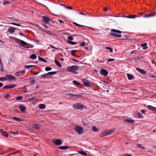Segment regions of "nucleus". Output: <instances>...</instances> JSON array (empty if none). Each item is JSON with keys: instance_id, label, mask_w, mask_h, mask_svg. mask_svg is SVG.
<instances>
[{"instance_id": "nucleus-5", "label": "nucleus", "mask_w": 156, "mask_h": 156, "mask_svg": "<svg viewBox=\"0 0 156 156\" xmlns=\"http://www.w3.org/2000/svg\"><path fill=\"white\" fill-rule=\"evenodd\" d=\"M75 130L76 133L79 134H81L83 133V128L79 126H76L75 127Z\"/></svg>"}, {"instance_id": "nucleus-16", "label": "nucleus", "mask_w": 156, "mask_h": 156, "mask_svg": "<svg viewBox=\"0 0 156 156\" xmlns=\"http://www.w3.org/2000/svg\"><path fill=\"white\" fill-rule=\"evenodd\" d=\"M109 34L111 36L119 38L122 37V35H121L117 34L111 32Z\"/></svg>"}, {"instance_id": "nucleus-39", "label": "nucleus", "mask_w": 156, "mask_h": 156, "mask_svg": "<svg viewBox=\"0 0 156 156\" xmlns=\"http://www.w3.org/2000/svg\"><path fill=\"white\" fill-rule=\"evenodd\" d=\"M30 58L31 59H35L37 58V56L35 54H32L30 56Z\"/></svg>"}, {"instance_id": "nucleus-25", "label": "nucleus", "mask_w": 156, "mask_h": 156, "mask_svg": "<svg viewBox=\"0 0 156 156\" xmlns=\"http://www.w3.org/2000/svg\"><path fill=\"white\" fill-rule=\"evenodd\" d=\"M147 108L150 110L153 111H155L156 107H154L152 106L148 105L147 106Z\"/></svg>"}, {"instance_id": "nucleus-17", "label": "nucleus", "mask_w": 156, "mask_h": 156, "mask_svg": "<svg viewBox=\"0 0 156 156\" xmlns=\"http://www.w3.org/2000/svg\"><path fill=\"white\" fill-rule=\"evenodd\" d=\"M123 121L125 122L128 123H133L135 122V121L134 120L130 118L124 119L123 120Z\"/></svg>"}, {"instance_id": "nucleus-59", "label": "nucleus", "mask_w": 156, "mask_h": 156, "mask_svg": "<svg viewBox=\"0 0 156 156\" xmlns=\"http://www.w3.org/2000/svg\"><path fill=\"white\" fill-rule=\"evenodd\" d=\"M35 82V81L34 80H32L30 81V83L31 84H33Z\"/></svg>"}, {"instance_id": "nucleus-63", "label": "nucleus", "mask_w": 156, "mask_h": 156, "mask_svg": "<svg viewBox=\"0 0 156 156\" xmlns=\"http://www.w3.org/2000/svg\"><path fill=\"white\" fill-rule=\"evenodd\" d=\"M72 60L75 62H79V61L74 58H73Z\"/></svg>"}, {"instance_id": "nucleus-27", "label": "nucleus", "mask_w": 156, "mask_h": 156, "mask_svg": "<svg viewBox=\"0 0 156 156\" xmlns=\"http://www.w3.org/2000/svg\"><path fill=\"white\" fill-rule=\"evenodd\" d=\"M46 108V106L44 104H41L39 105V108L41 109H44Z\"/></svg>"}, {"instance_id": "nucleus-11", "label": "nucleus", "mask_w": 156, "mask_h": 156, "mask_svg": "<svg viewBox=\"0 0 156 156\" xmlns=\"http://www.w3.org/2000/svg\"><path fill=\"white\" fill-rule=\"evenodd\" d=\"M0 133L2 135L6 138L8 137L9 135L8 133L6 131H4L2 129H0Z\"/></svg>"}, {"instance_id": "nucleus-10", "label": "nucleus", "mask_w": 156, "mask_h": 156, "mask_svg": "<svg viewBox=\"0 0 156 156\" xmlns=\"http://www.w3.org/2000/svg\"><path fill=\"white\" fill-rule=\"evenodd\" d=\"M16 86V84H11L5 85L3 87V89H8L9 88H12L15 87Z\"/></svg>"}, {"instance_id": "nucleus-8", "label": "nucleus", "mask_w": 156, "mask_h": 156, "mask_svg": "<svg viewBox=\"0 0 156 156\" xmlns=\"http://www.w3.org/2000/svg\"><path fill=\"white\" fill-rule=\"evenodd\" d=\"M99 73L101 75L105 77L107 76L108 73L107 70L103 69H101L100 70Z\"/></svg>"}, {"instance_id": "nucleus-60", "label": "nucleus", "mask_w": 156, "mask_h": 156, "mask_svg": "<svg viewBox=\"0 0 156 156\" xmlns=\"http://www.w3.org/2000/svg\"><path fill=\"white\" fill-rule=\"evenodd\" d=\"M124 38H123V39H121V40H126L128 38V37H127V35H125L124 36Z\"/></svg>"}, {"instance_id": "nucleus-6", "label": "nucleus", "mask_w": 156, "mask_h": 156, "mask_svg": "<svg viewBox=\"0 0 156 156\" xmlns=\"http://www.w3.org/2000/svg\"><path fill=\"white\" fill-rule=\"evenodd\" d=\"M5 76L7 77V80L10 82L12 81H15L16 79L15 76L11 75H6Z\"/></svg>"}, {"instance_id": "nucleus-43", "label": "nucleus", "mask_w": 156, "mask_h": 156, "mask_svg": "<svg viewBox=\"0 0 156 156\" xmlns=\"http://www.w3.org/2000/svg\"><path fill=\"white\" fill-rule=\"evenodd\" d=\"M136 16V15H132L128 16H127V18H134Z\"/></svg>"}, {"instance_id": "nucleus-64", "label": "nucleus", "mask_w": 156, "mask_h": 156, "mask_svg": "<svg viewBox=\"0 0 156 156\" xmlns=\"http://www.w3.org/2000/svg\"><path fill=\"white\" fill-rule=\"evenodd\" d=\"M125 156H133L132 155L129 154H125Z\"/></svg>"}, {"instance_id": "nucleus-33", "label": "nucleus", "mask_w": 156, "mask_h": 156, "mask_svg": "<svg viewBox=\"0 0 156 156\" xmlns=\"http://www.w3.org/2000/svg\"><path fill=\"white\" fill-rule=\"evenodd\" d=\"M73 84L77 86H78L80 85V83L76 80H74L73 81Z\"/></svg>"}, {"instance_id": "nucleus-50", "label": "nucleus", "mask_w": 156, "mask_h": 156, "mask_svg": "<svg viewBox=\"0 0 156 156\" xmlns=\"http://www.w3.org/2000/svg\"><path fill=\"white\" fill-rule=\"evenodd\" d=\"M0 68H1V69H0V71H3L4 67H3V66L2 63L0 64Z\"/></svg>"}, {"instance_id": "nucleus-56", "label": "nucleus", "mask_w": 156, "mask_h": 156, "mask_svg": "<svg viewBox=\"0 0 156 156\" xmlns=\"http://www.w3.org/2000/svg\"><path fill=\"white\" fill-rule=\"evenodd\" d=\"M79 14H80V15H86L87 14V13L86 12H85L84 13H83V12H80L79 13Z\"/></svg>"}, {"instance_id": "nucleus-58", "label": "nucleus", "mask_w": 156, "mask_h": 156, "mask_svg": "<svg viewBox=\"0 0 156 156\" xmlns=\"http://www.w3.org/2000/svg\"><path fill=\"white\" fill-rule=\"evenodd\" d=\"M141 112L143 114H145L146 112V110L144 109L141 110Z\"/></svg>"}, {"instance_id": "nucleus-7", "label": "nucleus", "mask_w": 156, "mask_h": 156, "mask_svg": "<svg viewBox=\"0 0 156 156\" xmlns=\"http://www.w3.org/2000/svg\"><path fill=\"white\" fill-rule=\"evenodd\" d=\"M25 73V71L22 70L16 72L14 75L17 77H19L23 75Z\"/></svg>"}, {"instance_id": "nucleus-34", "label": "nucleus", "mask_w": 156, "mask_h": 156, "mask_svg": "<svg viewBox=\"0 0 156 156\" xmlns=\"http://www.w3.org/2000/svg\"><path fill=\"white\" fill-rule=\"evenodd\" d=\"M92 130L94 132H98L99 131V129L95 126H93Z\"/></svg>"}, {"instance_id": "nucleus-23", "label": "nucleus", "mask_w": 156, "mask_h": 156, "mask_svg": "<svg viewBox=\"0 0 156 156\" xmlns=\"http://www.w3.org/2000/svg\"><path fill=\"white\" fill-rule=\"evenodd\" d=\"M111 31L112 33H116L117 34H121L122 33V32L121 31L114 29H112Z\"/></svg>"}, {"instance_id": "nucleus-30", "label": "nucleus", "mask_w": 156, "mask_h": 156, "mask_svg": "<svg viewBox=\"0 0 156 156\" xmlns=\"http://www.w3.org/2000/svg\"><path fill=\"white\" fill-rule=\"evenodd\" d=\"M127 76L128 79L129 80H132L134 77V76L133 75L128 73L127 74Z\"/></svg>"}, {"instance_id": "nucleus-18", "label": "nucleus", "mask_w": 156, "mask_h": 156, "mask_svg": "<svg viewBox=\"0 0 156 156\" xmlns=\"http://www.w3.org/2000/svg\"><path fill=\"white\" fill-rule=\"evenodd\" d=\"M156 15V14L154 13H152L149 14H147L145 15L144 17L147 18L149 17L152 16H153Z\"/></svg>"}, {"instance_id": "nucleus-19", "label": "nucleus", "mask_w": 156, "mask_h": 156, "mask_svg": "<svg viewBox=\"0 0 156 156\" xmlns=\"http://www.w3.org/2000/svg\"><path fill=\"white\" fill-rule=\"evenodd\" d=\"M16 30V28L12 27H10L8 29V31L10 33H12L14 32Z\"/></svg>"}, {"instance_id": "nucleus-9", "label": "nucleus", "mask_w": 156, "mask_h": 156, "mask_svg": "<svg viewBox=\"0 0 156 156\" xmlns=\"http://www.w3.org/2000/svg\"><path fill=\"white\" fill-rule=\"evenodd\" d=\"M82 81L86 87H89L90 86V82L88 80L86 79H83L82 80Z\"/></svg>"}, {"instance_id": "nucleus-42", "label": "nucleus", "mask_w": 156, "mask_h": 156, "mask_svg": "<svg viewBox=\"0 0 156 156\" xmlns=\"http://www.w3.org/2000/svg\"><path fill=\"white\" fill-rule=\"evenodd\" d=\"M105 48L106 49L109 50L111 52H112L113 51V49L109 47H106Z\"/></svg>"}, {"instance_id": "nucleus-2", "label": "nucleus", "mask_w": 156, "mask_h": 156, "mask_svg": "<svg viewBox=\"0 0 156 156\" xmlns=\"http://www.w3.org/2000/svg\"><path fill=\"white\" fill-rule=\"evenodd\" d=\"M19 45L27 48H32L34 47L33 45L28 44L22 40V41H21V44H19Z\"/></svg>"}, {"instance_id": "nucleus-20", "label": "nucleus", "mask_w": 156, "mask_h": 156, "mask_svg": "<svg viewBox=\"0 0 156 156\" xmlns=\"http://www.w3.org/2000/svg\"><path fill=\"white\" fill-rule=\"evenodd\" d=\"M66 95L68 96H70L72 97L75 96L76 98H78L79 97H80L82 96V95L79 94H72L68 93L66 94Z\"/></svg>"}, {"instance_id": "nucleus-45", "label": "nucleus", "mask_w": 156, "mask_h": 156, "mask_svg": "<svg viewBox=\"0 0 156 156\" xmlns=\"http://www.w3.org/2000/svg\"><path fill=\"white\" fill-rule=\"evenodd\" d=\"M23 98V97L22 96H19L17 97L16 98V100H22Z\"/></svg>"}, {"instance_id": "nucleus-37", "label": "nucleus", "mask_w": 156, "mask_h": 156, "mask_svg": "<svg viewBox=\"0 0 156 156\" xmlns=\"http://www.w3.org/2000/svg\"><path fill=\"white\" fill-rule=\"evenodd\" d=\"M38 58L39 60H41V61H42L43 62H44L46 63L47 62V61L46 60L44 59V58H42L38 56Z\"/></svg>"}, {"instance_id": "nucleus-57", "label": "nucleus", "mask_w": 156, "mask_h": 156, "mask_svg": "<svg viewBox=\"0 0 156 156\" xmlns=\"http://www.w3.org/2000/svg\"><path fill=\"white\" fill-rule=\"evenodd\" d=\"M115 60V59L110 58L107 61L108 62H110L114 61Z\"/></svg>"}, {"instance_id": "nucleus-12", "label": "nucleus", "mask_w": 156, "mask_h": 156, "mask_svg": "<svg viewBox=\"0 0 156 156\" xmlns=\"http://www.w3.org/2000/svg\"><path fill=\"white\" fill-rule=\"evenodd\" d=\"M42 19L46 23H48L51 19L46 16H44L42 17Z\"/></svg>"}, {"instance_id": "nucleus-21", "label": "nucleus", "mask_w": 156, "mask_h": 156, "mask_svg": "<svg viewBox=\"0 0 156 156\" xmlns=\"http://www.w3.org/2000/svg\"><path fill=\"white\" fill-rule=\"evenodd\" d=\"M62 143V142L60 139L56 140L55 141V144L56 145H60Z\"/></svg>"}, {"instance_id": "nucleus-40", "label": "nucleus", "mask_w": 156, "mask_h": 156, "mask_svg": "<svg viewBox=\"0 0 156 156\" xmlns=\"http://www.w3.org/2000/svg\"><path fill=\"white\" fill-rule=\"evenodd\" d=\"M12 119L14 120H15L16 121H20L21 120V119H20L19 118H17V117H13L12 118Z\"/></svg>"}, {"instance_id": "nucleus-44", "label": "nucleus", "mask_w": 156, "mask_h": 156, "mask_svg": "<svg viewBox=\"0 0 156 156\" xmlns=\"http://www.w3.org/2000/svg\"><path fill=\"white\" fill-rule=\"evenodd\" d=\"M52 68H51L49 67H47L45 68V69L46 71H50L51 70Z\"/></svg>"}, {"instance_id": "nucleus-24", "label": "nucleus", "mask_w": 156, "mask_h": 156, "mask_svg": "<svg viewBox=\"0 0 156 156\" xmlns=\"http://www.w3.org/2000/svg\"><path fill=\"white\" fill-rule=\"evenodd\" d=\"M40 76L43 79H47L50 77V76L48 75V73L41 75Z\"/></svg>"}, {"instance_id": "nucleus-53", "label": "nucleus", "mask_w": 156, "mask_h": 156, "mask_svg": "<svg viewBox=\"0 0 156 156\" xmlns=\"http://www.w3.org/2000/svg\"><path fill=\"white\" fill-rule=\"evenodd\" d=\"M73 24L75 26H77V27H82L83 26V25H80L79 24H78L75 22H73Z\"/></svg>"}, {"instance_id": "nucleus-15", "label": "nucleus", "mask_w": 156, "mask_h": 156, "mask_svg": "<svg viewBox=\"0 0 156 156\" xmlns=\"http://www.w3.org/2000/svg\"><path fill=\"white\" fill-rule=\"evenodd\" d=\"M18 108L21 112H24L26 109V107L22 105H20Z\"/></svg>"}, {"instance_id": "nucleus-26", "label": "nucleus", "mask_w": 156, "mask_h": 156, "mask_svg": "<svg viewBox=\"0 0 156 156\" xmlns=\"http://www.w3.org/2000/svg\"><path fill=\"white\" fill-rule=\"evenodd\" d=\"M135 115H137V117L140 119H143L144 118L141 114L140 112H138L135 114Z\"/></svg>"}, {"instance_id": "nucleus-29", "label": "nucleus", "mask_w": 156, "mask_h": 156, "mask_svg": "<svg viewBox=\"0 0 156 156\" xmlns=\"http://www.w3.org/2000/svg\"><path fill=\"white\" fill-rule=\"evenodd\" d=\"M69 148L68 146H61L59 147V149L61 150H66Z\"/></svg>"}, {"instance_id": "nucleus-41", "label": "nucleus", "mask_w": 156, "mask_h": 156, "mask_svg": "<svg viewBox=\"0 0 156 156\" xmlns=\"http://www.w3.org/2000/svg\"><path fill=\"white\" fill-rule=\"evenodd\" d=\"M56 73V71L50 72L48 73V76L50 75H53L55 74Z\"/></svg>"}, {"instance_id": "nucleus-36", "label": "nucleus", "mask_w": 156, "mask_h": 156, "mask_svg": "<svg viewBox=\"0 0 156 156\" xmlns=\"http://www.w3.org/2000/svg\"><path fill=\"white\" fill-rule=\"evenodd\" d=\"M21 41H22V40H21L18 39L16 38L15 39L16 42V43H17V44H18L19 45V44H21Z\"/></svg>"}, {"instance_id": "nucleus-22", "label": "nucleus", "mask_w": 156, "mask_h": 156, "mask_svg": "<svg viewBox=\"0 0 156 156\" xmlns=\"http://www.w3.org/2000/svg\"><path fill=\"white\" fill-rule=\"evenodd\" d=\"M36 66L33 65H25L24 67L27 69H30L34 67H35Z\"/></svg>"}, {"instance_id": "nucleus-61", "label": "nucleus", "mask_w": 156, "mask_h": 156, "mask_svg": "<svg viewBox=\"0 0 156 156\" xmlns=\"http://www.w3.org/2000/svg\"><path fill=\"white\" fill-rule=\"evenodd\" d=\"M49 46L50 48H54V49H57V48H55V47L54 46H53L52 45H50Z\"/></svg>"}, {"instance_id": "nucleus-38", "label": "nucleus", "mask_w": 156, "mask_h": 156, "mask_svg": "<svg viewBox=\"0 0 156 156\" xmlns=\"http://www.w3.org/2000/svg\"><path fill=\"white\" fill-rule=\"evenodd\" d=\"M67 42L69 44L72 45H75L77 43L74 42L72 41H67Z\"/></svg>"}, {"instance_id": "nucleus-51", "label": "nucleus", "mask_w": 156, "mask_h": 156, "mask_svg": "<svg viewBox=\"0 0 156 156\" xmlns=\"http://www.w3.org/2000/svg\"><path fill=\"white\" fill-rule=\"evenodd\" d=\"M32 100H34L35 101V102H36V97H32L31 98H30V101H31Z\"/></svg>"}, {"instance_id": "nucleus-32", "label": "nucleus", "mask_w": 156, "mask_h": 156, "mask_svg": "<svg viewBox=\"0 0 156 156\" xmlns=\"http://www.w3.org/2000/svg\"><path fill=\"white\" fill-rule=\"evenodd\" d=\"M137 147L138 148H141L143 150H144L145 149V148L142 146V145L139 144H136Z\"/></svg>"}, {"instance_id": "nucleus-13", "label": "nucleus", "mask_w": 156, "mask_h": 156, "mask_svg": "<svg viewBox=\"0 0 156 156\" xmlns=\"http://www.w3.org/2000/svg\"><path fill=\"white\" fill-rule=\"evenodd\" d=\"M136 69L142 74H145L147 73L146 71L144 69H140L138 68H136Z\"/></svg>"}, {"instance_id": "nucleus-48", "label": "nucleus", "mask_w": 156, "mask_h": 156, "mask_svg": "<svg viewBox=\"0 0 156 156\" xmlns=\"http://www.w3.org/2000/svg\"><path fill=\"white\" fill-rule=\"evenodd\" d=\"M76 51V50H72L71 51V55H73V56L75 57H77V56L76 55L74 54V52Z\"/></svg>"}, {"instance_id": "nucleus-1", "label": "nucleus", "mask_w": 156, "mask_h": 156, "mask_svg": "<svg viewBox=\"0 0 156 156\" xmlns=\"http://www.w3.org/2000/svg\"><path fill=\"white\" fill-rule=\"evenodd\" d=\"M79 66L76 65H73L71 66H68L67 67L66 69L68 71L74 73L75 71L77 70Z\"/></svg>"}, {"instance_id": "nucleus-62", "label": "nucleus", "mask_w": 156, "mask_h": 156, "mask_svg": "<svg viewBox=\"0 0 156 156\" xmlns=\"http://www.w3.org/2000/svg\"><path fill=\"white\" fill-rule=\"evenodd\" d=\"M9 93H7L5 95V97L7 98H8V97H9Z\"/></svg>"}, {"instance_id": "nucleus-31", "label": "nucleus", "mask_w": 156, "mask_h": 156, "mask_svg": "<svg viewBox=\"0 0 156 156\" xmlns=\"http://www.w3.org/2000/svg\"><path fill=\"white\" fill-rule=\"evenodd\" d=\"M78 152L79 153L82 154V155H84V156H87V154L83 151H79Z\"/></svg>"}, {"instance_id": "nucleus-14", "label": "nucleus", "mask_w": 156, "mask_h": 156, "mask_svg": "<svg viewBox=\"0 0 156 156\" xmlns=\"http://www.w3.org/2000/svg\"><path fill=\"white\" fill-rule=\"evenodd\" d=\"M33 127L36 130H39L40 129V125L38 123L35 124L33 126Z\"/></svg>"}, {"instance_id": "nucleus-35", "label": "nucleus", "mask_w": 156, "mask_h": 156, "mask_svg": "<svg viewBox=\"0 0 156 156\" xmlns=\"http://www.w3.org/2000/svg\"><path fill=\"white\" fill-rule=\"evenodd\" d=\"M7 80V77H1L0 78V81H4Z\"/></svg>"}, {"instance_id": "nucleus-4", "label": "nucleus", "mask_w": 156, "mask_h": 156, "mask_svg": "<svg viewBox=\"0 0 156 156\" xmlns=\"http://www.w3.org/2000/svg\"><path fill=\"white\" fill-rule=\"evenodd\" d=\"M115 131V130L111 129L108 131H106L103 132L102 133H101L100 134V136L101 137H103L105 136H107L113 133Z\"/></svg>"}, {"instance_id": "nucleus-55", "label": "nucleus", "mask_w": 156, "mask_h": 156, "mask_svg": "<svg viewBox=\"0 0 156 156\" xmlns=\"http://www.w3.org/2000/svg\"><path fill=\"white\" fill-rule=\"evenodd\" d=\"M147 43H143V44H142L141 45V47H145L147 46Z\"/></svg>"}, {"instance_id": "nucleus-49", "label": "nucleus", "mask_w": 156, "mask_h": 156, "mask_svg": "<svg viewBox=\"0 0 156 156\" xmlns=\"http://www.w3.org/2000/svg\"><path fill=\"white\" fill-rule=\"evenodd\" d=\"M9 3L10 2L7 1H5L3 2V3L4 5H5L7 4H9Z\"/></svg>"}, {"instance_id": "nucleus-46", "label": "nucleus", "mask_w": 156, "mask_h": 156, "mask_svg": "<svg viewBox=\"0 0 156 156\" xmlns=\"http://www.w3.org/2000/svg\"><path fill=\"white\" fill-rule=\"evenodd\" d=\"M69 41H71L73 40V38L71 36H69L68 37Z\"/></svg>"}, {"instance_id": "nucleus-47", "label": "nucleus", "mask_w": 156, "mask_h": 156, "mask_svg": "<svg viewBox=\"0 0 156 156\" xmlns=\"http://www.w3.org/2000/svg\"><path fill=\"white\" fill-rule=\"evenodd\" d=\"M62 6H64L66 8L72 10L73 9V8L70 6H65L64 5H63Z\"/></svg>"}, {"instance_id": "nucleus-3", "label": "nucleus", "mask_w": 156, "mask_h": 156, "mask_svg": "<svg viewBox=\"0 0 156 156\" xmlns=\"http://www.w3.org/2000/svg\"><path fill=\"white\" fill-rule=\"evenodd\" d=\"M73 107L76 109H83L86 108V106L80 103L74 104L73 105Z\"/></svg>"}, {"instance_id": "nucleus-52", "label": "nucleus", "mask_w": 156, "mask_h": 156, "mask_svg": "<svg viewBox=\"0 0 156 156\" xmlns=\"http://www.w3.org/2000/svg\"><path fill=\"white\" fill-rule=\"evenodd\" d=\"M11 24H12V25H13L16 26H18V27L22 26V25H21L20 24H17V23H11Z\"/></svg>"}, {"instance_id": "nucleus-54", "label": "nucleus", "mask_w": 156, "mask_h": 156, "mask_svg": "<svg viewBox=\"0 0 156 156\" xmlns=\"http://www.w3.org/2000/svg\"><path fill=\"white\" fill-rule=\"evenodd\" d=\"M80 45L82 47L84 46L85 45V42H82L80 44Z\"/></svg>"}, {"instance_id": "nucleus-28", "label": "nucleus", "mask_w": 156, "mask_h": 156, "mask_svg": "<svg viewBox=\"0 0 156 156\" xmlns=\"http://www.w3.org/2000/svg\"><path fill=\"white\" fill-rule=\"evenodd\" d=\"M55 62L56 64V65L59 67H62V66L58 61H57L56 60H55Z\"/></svg>"}]
</instances>
